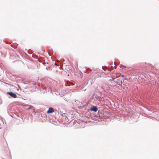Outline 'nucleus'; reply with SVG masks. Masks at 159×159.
Instances as JSON below:
<instances>
[{
  "label": "nucleus",
  "mask_w": 159,
  "mask_h": 159,
  "mask_svg": "<svg viewBox=\"0 0 159 159\" xmlns=\"http://www.w3.org/2000/svg\"><path fill=\"white\" fill-rule=\"evenodd\" d=\"M115 82L118 85H121V86L124 88V89L125 88H127L128 87H126L127 85L126 84H124V82H122L121 79H117L116 81H115Z\"/></svg>",
  "instance_id": "nucleus-1"
},
{
  "label": "nucleus",
  "mask_w": 159,
  "mask_h": 159,
  "mask_svg": "<svg viewBox=\"0 0 159 159\" xmlns=\"http://www.w3.org/2000/svg\"><path fill=\"white\" fill-rule=\"evenodd\" d=\"M7 94H9L11 97L13 98H16L17 97V95L16 94L12 92H8Z\"/></svg>",
  "instance_id": "nucleus-2"
},
{
  "label": "nucleus",
  "mask_w": 159,
  "mask_h": 159,
  "mask_svg": "<svg viewBox=\"0 0 159 159\" xmlns=\"http://www.w3.org/2000/svg\"><path fill=\"white\" fill-rule=\"evenodd\" d=\"M54 112V109L52 107H50L48 110L47 111V113H51Z\"/></svg>",
  "instance_id": "nucleus-3"
},
{
  "label": "nucleus",
  "mask_w": 159,
  "mask_h": 159,
  "mask_svg": "<svg viewBox=\"0 0 159 159\" xmlns=\"http://www.w3.org/2000/svg\"><path fill=\"white\" fill-rule=\"evenodd\" d=\"M91 110L94 111H97L98 110V108L96 107H93L91 108Z\"/></svg>",
  "instance_id": "nucleus-4"
},
{
  "label": "nucleus",
  "mask_w": 159,
  "mask_h": 159,
  "mask_svg": "<svg viewBox=\"0 0 159 159\" xmlns=\"http://www.w3.org/2000/svg\"><path fill=\"white\" fill-rule=\"evenodd\" d=\"M114 80V79H112L111 80Z\"/></svg>",
  "instance_id": "nucleus-5"
},
{
  "label": "nucleus",
  "mask_w": 159,
  "mask_h": 159,
  "mask_svg": "<svg viewBox=\"0 0 159 159\" xmlns=\"http://www.w3.org/2000/svg\"><path fill=\"white\" fill-rule=\"evenodd\" d=\"M122 77H123L124 76V75H122Z\"/></svg>",
  "instance_id": "nucleus-6"
}]
</instances>
